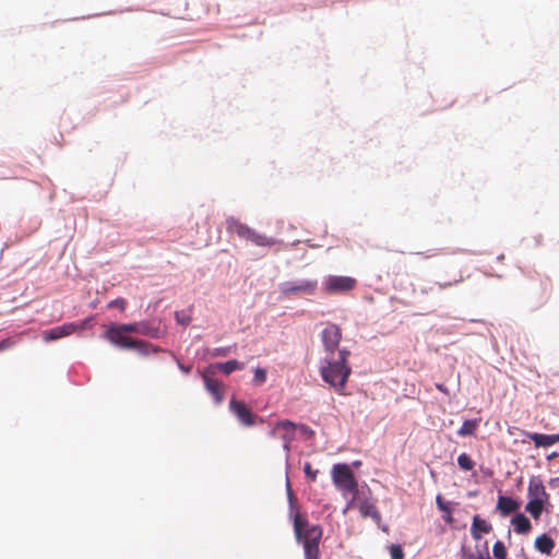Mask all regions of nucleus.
Returning a JSON list of instances; mask_svg holds the SVG:
<instances>
[{"label": "nucleus", "mask_w": 559, "mask_h": 559, "mask_svg": "<svg viewBox=\"0 0 559 559\" xmlns=\"http://www.w3.org/2000/svg\"><path fill=\"white\" fill-rule=\"evenodd\" d=\"M294 532L297 542L302 545L305 559H319V546L322 537L321 526L311 525L299 511H296L294 513Z\"/></svg>", "instance_id": "obj_1"}, {"label": "nucleus", "mask_w": 559, "mask_h": 559, "mask_svg": "<svg viewBox=\"0 0 559 559\" xmlns=\"http://www.w3.org/2000/svg\"><path fill=\"white\" fill-rule=\"evenodd\" d=\"M337 356V358L328 357L325 364L321 367L320 373L322 379L337 393L344 394L346 382L352 373V368L347 364L349 352L341 349Z\"/></svg>", "instance_id": "obj_2"}, {"label": "nucleus", "mask_w": 559, "mask_h": 559, "mask_svg": "<svg viewBox=\"0 0 559 559\" xmlns=\"http://www.w3.org/2000/svg\"><path fill=\"white\" fill-rule=\"evenodd\" d=\"M139 326L138 323H127L120 325H111L106 331V338L121 348L134 349L141 355H148L150 352H157L152 344L141 341L134 340L127 335V333H138Z\"/></svg>", "instance_id": "obj_3"}, {"label": "nucleus", "mask_w": 559, "mask_h": 559, "mask_svg": "<svg viewBox=\"0 0 559 559\" xmlns=\"http://www.w3.org/2000/svg\"><path fill=\"white\" fill-rule=\"evenodd\" d=\"M331 476L334 486L341 491L344 498H346L348 493L359 492L358 481L349 465L345 463L334 464Z\"/></svg>", "instance_id": "obj_4"}, {"label": "nucleus", "mask_w": 559, "mask_h": 559, "mask_svg": "<svg viewBox=\"0 0 559 559\" xmlns=\"http://www.w3.org/2000/svg\"><path fill=\"white\" fill-rule=\"evenodd\" d=\"M227 230L237 234L240 238L251 241L255 246L269 247L274 243L273 239L257 233L254 229L235 218L227 219Z\"/></svg>", "instance_id": "obj_5"}, {"label": "nucleus", "mask_w": 559, "mask_h": 559, "mask_svg": "<svg viewBox=\"0 0 559 559\" xmlns=\"http://www.w3.org/2000/svg\"><path fill=\"white\" fill-rule=\"evenodd\" d=\"M318 289V281L313 280H299L288 281L280 286V293L283 297H300L314 295Z\"/></svg>", "instance_id": "obj_6"}, {"label": "nucleus", "mask_w": 559, "mask_h": 559, "mask_svg": "<svg viewBox=\"0 0 559 559\" xmlns=\"http://www.w3.org/2000/svg\"><path fill=\"white\" fill-rule=\"evenodd\" d=\"M357 281L350 276L330 275L325 278L322 289L328 295L344 294L353 290Z\"/></svg>", "instance_id": "obj_7"}, {"label": "nucleus", "mask_w": 559, "mask_h": 559, "mask_svg": "<svg viewBox=\"0 0 559 559\" xmlns=\"http://www.w3.org/2000/svg\"><path fill=\"white\" fill-rule=\"evenodd\" d=\"M321 338L325 350L333 356L342 340V331L338 325L330 323L322 331Z\"/></svg>", "instance_id": "obj_8"}, {"label": "nucleus", "mask_w": 559, "mask_h": 559, "mask_svg": "<svg viewBox=\"0 0 559 559\" xmlns=\"http://www.w3.org/2000/svg\"><path fill=\"white\" fill-rule=\"evenodd\" d=\"M230 412L238 418V420L245 426H253L257 423L258 416L254 415L242 401L231 399L229 403ZM262 423L263 419L259 418Z\"/></svg>", "instance_id": "obj_9"}, {"label": "nucleus", "mask_w": 559, "mask_h": 559, "mask_svg": "<svg viewBox=\"0 0 559 559\" xmlns=\"http://www.w3.org/2000/svg\"><path fill=\"white\" fill-rule=\"evenodd\" d=\"M272 437H280L284 440V449L286 452L290 450V443L296 436V425L290 420H281L271 430Z\"/></svg>", "instance_id": "obj_10"}, {"label": "nucleus", "mask_w": 559, "mask_h": 559, "mask_svg": "<svg viewBox=\"0 0 559 559\" xmlns=\"http://www.w3.org/2000/svg\"><path fill=\"white\" fill-rule=\"evenodd\" d=\"M528 501H542L549 503V493L546 491L543 481L537 477H532L527 488Z\"/></svg>", "instance_id": "obj_11"}, {"label": "nucleus", "mask_w": 559, "mask_h": 559, "mask_svg": "<svg viewBox=\"0 0 559 559\" xmlns=\"http://www.w3.org/2000/svg\"><path fill=\"white\" fill-rule=\"evenodd\" d=\"M74 332H76V323H74V322L64 323L60 326H56V328L45 331L44 332V341L45 342L56 341V340L69 336Z\"/></svg>", "instance_id": "obj_12"}, {"label": "nucleus", "mask_w": 559, "mask_h": 559, "mask_svg": "<svg viewBox=\"0 0 559 559\" xmlns=\"http://www.w3.org/2000/svg\"><path fill=\"white\" fill-rule=\"evenodd\" d=\"M206 390L212 394L215 402L219 404L224 399V385L221 381L212 378L207 372L203 374Z\"/></svg>", "instance_id": "obj_13"}, {"label": "nucleus", "mask_w": 559, "mask_h": 559, "mask_svg": "<svg viewBox=\"0 0 559 559\" xmlns=\"http://www.w3.org/2000/svg\"><path fill=\"white\" fill-rule=\"evenodd\" d=\"M492 531V525L479 515L473 518L471 526V535L473 539H481L484 534H489Z\"/></svg>", "instance_id": "obj_14"}, {"label": "nucleus", "mask_w": 559, "mask_h": 559, "mask_svg": "<svg viewBox=\"0 0 559 559\" xmlns=\"http://www.w3.org/2000/svg\"><path fill=\"white\" fill-rule=\"evenodd\" d=\"M525 436L534 442L536 448H547L559 442V433L544 435L538 432H525Z\"/></svg>", "instance_id": "obj_15"}, {"label": "nucleus", "mask_w": 559, "mask_h": 559, "mask_svg": "<svg viewBox=\"0 0 559 559\" xmlns=\"http://www.w3.org/2000/svg\"><path fill=\"white\" fill-rule=\"evenodd\" d=\"M358 510L362 518H371L376 522L381 521V515H380L377 507L374 506L373 502H371L368 499L361 498V500H359Z\"/></svg>", "instance_id": "obj_16"}, {"label": "nucleus", "mask_w": 559, "mask_h": 559, "mask_svg": "<svg viewBox=\"0 0 559 559\" xmlns=\"http://www.w3.org/2000/svg\"><path fill=\"white\" fill-rule=\"evenodd\" d=\"M520 508V503L510 497L499 496L497 501V510L501 515L507 516Z\"/></svg>", "instance_id": "obj_17"}, {"label": "nucleus", "mask_w": 559, "mask_h": 559, "mask_svg": "<svg viewBox=\"0 0 559 559\" xmlns=\"http://www.w3.org/2000/svg\"><path fill=\"white\" fill-rule=\"evenodd\" d=\"M511 523L518 534H527L532 528L530 520L522 513H518L513 516Z\"/></svg>", "instance_id": "obj_18"}, {"label": "nucleus", "mask_w": 559, "mask_h": 559, "mask_svg": "<svg viewBox=\"0 0 559 559\" xmlns=\"http://www.w3.org/2000/svg\"><path fill=\"white\" fill-rule=\"evenodd\" d=\"M436 503H437L438 509L441 512H443V516H442L443 521L447 524H453L454 519H453V515H452L451 502L444 501L442 496L438 495L437 498H436Z\"/></svg>", "instance_id": "obj_19"}, {"label": "nucleus", "mask_w": 559, "mask_h": 559, "mask_svg": "<svg viewBox=\"0 0 559 559\" xmlns=\"http://www.w3.org/2000/svg\"><path fill=\"white\" fill-rule=\"evenodd\" d=\"M535 547L538 551L550 555L555 547V542L546 534H543L535 539Z\"/></svg>", "instance_id": "obj_20"}, {"label": "nucleus", "mask_w": 559, "mask_h": 559, "mask_svg": "<svg viewBox=\"0 0 559 559\" xmlns=\"http://www.w3.org/2000/svg\"><path fill=\"white\" fill-rule=\"evenodd\" d=\"M479 423V418L464 420L462 427L457 431V435L460 437L474 436Z\"/></svg>", "instance_id": "obj_21"}, {"label": "nucleus", "mask_w": 559, "mask_h": 559, "mask_svg": "<svg viewBox=\"0 0 559 559\" xmlns=\"http://www.w3.org/2000/svg\"><path fill=\"white\" fill-rule=\"evenodd\" d=\"M214 367L217 368L218 370H221L225 374H230L231 372H234L236 370L242 369L243 364L239 362L238 360L233 359V360H228L226 362H218Z\"/></svg>", "instance_id": "obj_22"}, {"label": "nucleus", "mask_w": 559, "mask_h": 559, "mask_svg": "<svg viewBox=\"0 0 559 559\" xmlns=\"http://www.w3.org/2000/svg\"><path fill=\"white\" fill-rule=\"evenodd\" d=\"M546 504L547 503L542 501H528L525 506V510L533 516V519L539 520Z\"/></svg>", "instance_id": "obj_23"}, {"label": "nucleus", "mask_w": 559, "mask_h": 559, "mask_svg": "<svg viewBox=\"0 0 559 559\" xmlns=\"http://www.w3.org/2000/svg\"><path fill=\"white\" fill-rule=\"evenodd\" d=\"M492 554L496 559H507V556H508L507 548L501 540H497L493 544Z\"/></svg>", "instance_id": "obj_24"}, {"label": "nucleus", "mask_w": 559, "mask_h": 559, "mask_svg": "<svg viewBox=\"0 0 559 559\" xmlns=\"http://www.w3.org/2000/svg\"><path fill=\"white\" fill-rule=\"evenodd\" d=\"M457 464L464 471H471L474 468L475 465L473 460L466 453H462L459 455Z\"/></svg>", "instance_id": "obj_25"}, {"label": "nucleus", "mask_w": 559, "mask_h": 559, "mask_svg": "<svg viewBox=\"0 0 559 559\" xmlns=\"http://www.w3.org/2000/svg\"><path fill=\"white\" fill-rule=\"evenodd\" d=\"M138 334L155 337L157 335V329L150 326L148 323L139 322Z\"/></svg>", "instance_id": "obj_26"}, {"label": "nucleus", "mask_w": 559, "mask_h": 559, "mask_svg": "<svg viewBox=\"0 0 559 559\" xmlns=\"http://www.w3.org/2000/svg\"><path fill=\"white\" fill-rule=\"evenodd\" d=\"M391 559H404V551L401 547V545L393 544L389 548Z\"/></svg>", "instance_id": "obj_27"}, {"label": "nucleus", "mask_w": 559, "mask_h": 559, "mask_svg": "<svg viewBox=\"0 0 559 559\" xmlns=\"http://www.w3.org/2000/svg\"><path fill=\"white\" fill-rule=\"evenodd\" d=\"M266 381V371L262 368H257L254 370L253 382L257 385H261Z\"/></svg>", "instance_id": "obj_28"}, {"label": "nucleus", "mask_w": 559, "mask_h": 559, "mask_svg": "<svg viewBox=\"0 0 559 559\" xmlns=\"http://www.w3.org/2000/svg\"><path fill=\"white\" fill-rule=\"evenodd\" d=\"M349 495L352 496V498L347 502L344 513H346L349 509L358 508L359 500H361V498L359 497V492L349 493Z\"/></svg>", "instance_id": "obj_29"}, {"label": "nucleus", "mask_w": 559, "mask_h": 559, "mask_svg": "<svg viewBox=\"0 0 559 559\" xmlns=\"http://www.w3.org/2000/svg\"><path fill=\"white\" fill-rule=\"evenodd\" d=\"M305 474L310 478L311 481L317 479L318 469H312V466L309 462H307L304 466Z\"/></svg>", "instance_id": "obj_30"}, {"label": "nucleus", "mask_w": 559, "mask_h": 559, "mask_svg": "<svg viewBox=\"0 0 559 559\" xmlns=\"http://www.w3.org/2000/svg\"><path fill=\"white\" fill-rule=\"evenodd\" d=\"M109 308H118L120 310H124L127 307V301L123 298H117L108 304Z\"/></svg>", "instance_id": "obj_31"}, {"label": "nucleus", "mask_w": 559, "mask_h": 559, "mask_svg": "<svg viewBox=\"0 0 559 559\" xmlns=\"http://www.w3.org/2000/svg\"><path fill=\"white\" fill-rule=\"evenodd\" d=\"M176 320L178 323L182 325H188L190 323V317L186 316L183 312H176Z\"/></svg>", "instance_id": "obj_32"}, {"label": "nucleus", "mask_w": 559, "mask_h": 559, "mask_svg": "<svg viewBox=\"0 0 559 559\" xmlns=\"http://www.w3.org/2000/svg\"><path fill=\"white\" fill-rule=\"evenodd\" d=\"M92 320H93L92 318H87V319L83 320L82 322L76 323V331H82V330L90 328L92 325Z\"/></svg>", "instance_id": "obj_33"}, {"label": "nucleus", "mask_w": 559, "mask_h": 559, "mask_svg": "<svg viewBox=\"0 0 559 559\" xmlns=\"http://www.w3.org/2000/svg\"><path fill=\"white\" fill-rule=\"evenodd\" d=\"M12 345H13V341H11L10 338L2 340L0 342V352L12 347Z\"/></svg>", "instance_id": "obj_34"}, {"label": "nucleus", "mask_w": 559, "mask_h": 559, "mask_svg": "<svg viewBox=\"0 0 559 559\" xmlns=\"http://www.w3.org/2000/svg\"><path fill=\"white\" fill-rule=\"evenodd\" d=\"M287 493H288V499H289V503H290V509L294 510L295 496H294L293 490L290 488L289 481H287Z\"/></svg>", "instance_id": "obj_35"}, {"label": "nucleus", "mask_w": 559, "mask_h": 559, "mask_svg": "<svg viewBox=\"0 0 559 559\" xmlns=\"http://www.w3.org/2000/svg\"><path fill=\"white\" fill-rule=\"evenodd\" d=\"M228 354V348H218L216 349V355L226 356Z\"/></svg>", "instance_id": "obj_36"}, {"label": "nucleus", "mask_w": 559, "mask_h": 559, "mask_svg": "<svg viewBox=\"0 0 559 559\" xmlns=\"http://www.w3.org/2000/svg\"><path fill=\"white\" fill-rule=\"evenodd\" d=\"M436 388H437L440 392H442V393H445V394H448V393H449L448 389H447L443 384L438 383V384H436Z\"/></svg>", "instance_id": "obj_37"}, {"label": "nucleus", "mask_w": 559, "mask_h": 559, "mask_svg": "<svg viewBox=\"0 0 559 559\" xmlns=\"http://www.w3.org/2000/svg\"><path fill=\"white\" fill-rule=\"evenodd\" d=\"M557 456H558V453H557V452H554V453H551V454L548 456V460H552V459H555V457H557Z\"/></svg>", "instance_id": "obj_38"}, {"label": "nucleus", "mask_w": 559, "mask_h": 559, "mask_svg": "<svg viewBox=\"0 0 559 559\" xmlns=\"http://www.w3.org/2000/svg\"><path fill=\"white\" fill-rule=\"evenodd\" d=\"M180 369L183 370L185 372H189L190 371V368H186L183 367L182 365H179Z\"/></svg>", "instance_id": "obj_39"}, {"label": "nucleus", "mask_w": 559, "mask_h": 559, "mask_svg": "<svg viewBox=\"0 0 559 559\" xmlns=\"http://www.w3.org/2000/svg\"><path fill=\"white\" fill-rule=\"evenodd\" d=\"M449 285H450V284H440V287H441V288H445V287H448Z\"/></svg>", "instance_id": "obj_40"}]
</instances>
